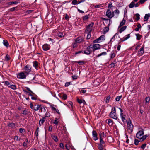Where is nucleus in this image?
<instances>
[{
	"label": "nucleus",
	"instance_id": "nucleus-2",
	"mask_svg": "<svg viewBox=\"0 0 150 150\" xmlns=\"http://www.w3.org/2000/svg\"><path fill=\"white\" fill-rule=\"evenodd\" d=\"M133 126L132 123L131 121L129 119L128 121L127 124V131L128 132L131 133L133 131Z\"/></svg>",
	"mask_w": 150,
	"mask_h": 150
},
{
	"label": "nucleus",
	"instance_id": "nucleus-62",
	"mask_svg": "<svg viewBox=\"0 0 150 150\" xmlns=\"http://www.w3.org/2000/svg\"><path fill=\"white\" fill-rule=\"evenodd\" d=\"M113 7V6L112 5V4L111 2H110L109 4L108 5V8H111V7Z\"/></svg>",
	"mask_w": 150,
	"mask_h": 150
},
{
	"label": "nucleus",
	"instance_id": "nucleus-43",
	"mask_svg": "<svg viewBox=\"0 0 150 150\" xmlns=\"http://www.w3.org/2000/svg\"><path fill=\"white\" fill-rule=\"evenodd\" d=\"M140 141H139L137 139H134V144L136 145H138L139 142H140Z\"/></svg>",
	"mask_w": 150,
	"mask_h": 150
},
{
	"label": "nucleus",
	"instance_id": "nucleus-39",
	"mask_svg": "<svg viewBox=\"0 0 150 150\" xmlns=\"http://www.w3.org/2000/svg\"><path fill=\"white\" fill-rule=\"evenodd\" d=\"M9 87L14 90H15L16 89V87L15 85L11 84L9 86Z\"/></svg>",
	"mask_w": 150,
	"mask_h": 150
},
{
	"label": "nucleus",
	"instance_id": "nucleus-13",
	"mask_svg": "<svg viewBox=\"0 0 150 150\" xmlns=\"http://www.w3.org/2000/svg\"><path fill=\"white\" fill-rule=\"evenodd\" d=\"M7 126L10 127L12 128H16V125L15 123L13 122L8 123L7 124Z\"/></svg>",
	"mask_w": 150,
	"mask_h": 150
},
{
	"label": "nucleus",
	"instance_id": "nucleus-46",
	"mask_svg": "<svg viewBox=\"0 0 150 150\" xmlns=\"http://www.w3.org/2000/svg\"><path fill=\"white\" fill-rule=\"evenodd\" d=\"M136 18L135 19L137 21H138L140 19V15L139 14L137 13L135 14Z\"/></svg>",
	"mask_w": 150,
	"mask_h": 150
},
{
	"label": "nucleus",
	"instance_id": "nucleus-33",
	"mask_svg": "<svg viewBox=\"0 0 150 150\" xmlns=\"http://www.w3.org/2000/svg\"><path fill=\"white\" fill-rule=\"evenodd\" d=\"M109 30V28L108 27H105L104 29L103 30V34H105L106 32H108Z\"/></svg>",
	"mask_w": 150,
	"mask_h": 150
},
{
	"label": "nucleus",
	"instance_id": "nucleus-37",
	"mask_svg": "<svg viewBox=\"0 0 150 150\" xmlns=\"http://www.w3.org/2000/svg\"><path fill=\"white\" fill-rule=\"evenodd\" d=\"M83 53L86 54L88 55L91 54V52L86 49V50L83 51Z\"/></svg>",
	"mask_w": 150,
	"mask_h": 150
},
{
	"label": "nucleus",
	"instance_id": "nucleus-18",
	"mask_svg": "<svg viewBox=\"0 0 150 150\" xmlns=\"http://www.w3.org/2000/svg\"><path fill=\"white\" fill-rule=\"evenodd\" d=\"M150 17V14L149 13L146 14L144 17V20L146 21L148 20Z\"/></svg>",
	"mask_w": 150,
	"mask_h": 150
},
{
	"label": "nucleus",
	"instance_id": "nucleus-60",
	"mask_svg": "<svg viewBox=\"0 0 150 150\" xmlns=\"http://www.w3.org/2000/svg\"><path fill=\"white\" fill-rule=\"evenodd\" d=\"M81 53H83V52L82 51H79L78 52H75V56H76L77 55V54H78Z\"/></svg>",
	"mask_w": 150,
	"mask_h": 150
},
{
	"label": "nucleus",
	"instance_id": "nucleus-28",
	"mask_svg": "<svg viewBox=\"0 0 150 150\" xmlns=\"http://www.w3.org/2000/svg\"><path fill=\"white\" fill-rule=\"evenodd\" d=\"M94 24V23L93 22H91L90 24L88 25L87 26L86 28H87V29H91L93 26Z\"/></svg>",
	"mask_w": 150,
	"mask_h": 150
},
{
	"label": "nucleus",
	"instance_id": "nucleus-40",
	"mask_svg": "<svg viewBox=\"0 0 150 150\" xmlns=\"http://www.w3.org/2000/svg\"><path fill=\"white\" fill-rule=\"evenodd\" d=\"M107 54V53L106 52H104L101 53H100V54H98V55H97L96 57H99L102 55H106V54Z\"/></svg>",
	"mask_w": 150,
	"mask_h": 150
},
{
	"label": "nucleus",
	"instance_id": "nucleus-26",
	"mask_svg": "<svg viewBox=\"0 0 150 150\" xmlns=\"http://www.w3.org/2000/svg\"><path fill=\"white\" fill-rule=\"evenodd\" d=\"M51 137L55 142H57L58 141V139L57 137L56 136L54 135H51Z\"/></svg>",
	"mask_w": 150,
	"mask_h": 150
},
{
	"label": "nucleus",
	"instance_id": "nucleus-41",
	"mask_svg": "<svg viewBox=\"0 0 150 150\" xmlns=\"http://www.w3.org/2000/svg\"><path fill=\"white\" fill-rule=\"evenodd\" d=\"M122 96L121 95L120 96H118L116 97V98H115V100L116 101H119L120 99L122 98Z\"/></svg>",
	"mask_w": 150,
	"mask_h": 150
},
{
	"label": "nucleus",
	"instance_id": "nucleus-30",
	"mask_svg": "<svg viewBox=\"0 0 150 150\" xmlns=\"http://www.w3.org/2000/svg\"><path fill=\"white\" fill-rule=\"evenodd\" d=\"M125 22L126 21L124 19H123L122 21L120 22V25L119 26L118 28H119L123 25L125 24Z\"/></svg>",
	"mask_w": 150,
	"mask_h": 150
},
{
	"label": "nucleus",
	"instance_id": "nucleus-29",
	"mask_svg": "<svg viewBox=\"0 0 150 150\" xmlns=\"http://www.w3.org/2000/svg\"><path fill=\"white\" fill-rule=\"evenodd\" d=\"M135 35L136 36V39L138 40H139L142 37V35L139 34H136Z\"/></svg>",
	"mask_w": 150,
	"mask_h": 150
},
{
	"label": "nucleus",
	"instance_id": "nucleus-31",
	"mask_svg": "<svg viewBox=\"0 0 150 150\" xmlns=\"http://www.w3.org/2000/svg\"><path fill=\"white\" fill-rule=\"evenodd\" d=\"M76 63H77L80 65H83L85 63V62L83 61H75Z\"/></svg>",
	"mask_w": 150,
	"mask_h": 150
},
{
	"label": "nucleus",
	"instance_id": "nucleus-4",
	"mask_svg": "<svg viewBox=\"0 0 150 150\" xmlns=\"http://www.w3.org/2000/svg\"><path fill=\"white\" fill-rule=\"evenodd\" d=\"M31 67L29 65H27L24 68V69L25 71V73L27 74H28L31 71Z\"/></svg>",
	"mask_w": 150,
	"mask_h": 150
},
{
	"label": "nucleus",
	"instance_id": "nucleus-59",
	"mask_svg": "<svg viewBox=\"0 0 150 150\" xmlns=\"http://www.w3.org/2000/svg\"><path fill=\"white\" fill-rule=\"evenodd\" d=\"M77 101L79 104H81L83 103L82 100V99H77Z\"/></svg>",
	"mask_w": 150,
	"mask_h": 150
},
{
	"label": "nucleus",
	"instance_id": "nucleus-6",
	"mask_svg": "<svg viewBox=\"0 0 150 150\" xmlns=\"http://www.w3.org/2000/svg\"><path fill=\"white\" fill-rule=\"evenodd\" d=\"M92 45L93 52H94L96 50L100 49V45L98 44H94Z\"/></svg>",
	"mask_w": 150,
	"mask_h": 150
},
{
	"label": "nucleus",
	"instance_id": "nucleus-44",
	"mask_svg": "<svg viewBox=\"0 0 150 150\" xmlns=\"http://www.w3.org/2000/svg\"><path fill=\"white\" fill-rule=\"evenodd\" d=\"M110 97V96H108L106 98L105 100V102L106 103H109Z\"/></svg>",
	"mask_w": 150,
	"mask_h": 150
},
{
	"label": "nucleus",
	"instance_id": "nucleus-35",
	"mask_svg": "<svg viewBox=\"0 0 150 150\" xmlns=\"http://www.w3.org/2000/svg\"><path fill=\"white\" fill-rule=\"evenodd\" d=\"M39 131V128L38 127H37L36 130L35 132V135L37 139H38V132Z\"/></svg>",
	"mask_w": 150,
	"mask_h": 150
},
{
	"label": "nucleus",
	"instance_id": "nucleus-17",
	"mask_svg": "<svg viewBox=\"0 0 150 150\" xmlns=\"http://www.w3.org/2000/svg\"><path fill=\"white\" fill-rule=\"evenodd\" d=\"M108 120V122L107 123L110 126H112L113 124V120L110 119H107L106 121Z\"/></svg>",
	"mask_w": 150,
	"mask_h": 150
},
{
	"label": "nucleus",
	"instance_id": "nucleus-61",
	"mask_svg": "<svg viewBox=\"0 0 150 150\" xmlns=\"http://www.w3.org/2000/svg\"><path fill=\"white\" fill-rule=\"evenodd\" d=\"M24 131L25 129L23 128H20L19 129V132L20 133H22Z\"/></svg>",
	"mask_w": 150,
	"mask_h": 150
},
{
	"label": "nucleus",
	"instance_id": "nucleus-48",
	"mask_svg": "<svg viewBox=\"0 0 150 150\" xmlns=\"http://www.w3.org/2000/svg\"><path fill=\"white\" fill-rule=\"evenodd\" d=\"M91 48L92 49V45H90V46H88L86 48V49L87 50H88L90 52H91V53L92 52V51L91 50Z\"/></svg>",
	"mask_w": 150,
	"mask_h": 150
},
{
	"label": "nucleus",
	"instance_id": "nucleus-57",
	"mask_svg": "<svg viewBox=\"0 0 150 150\" xmlns=\"http://www.w3.org/2000/svg\"><path fill=\"white\" fill-rule=\"evenodd\" d=\"M90 30H91V31L92 30L90 29H87V28L86 27V29L85 31V33H88L90 31Z\"/></svg>",
	"mask_w": 150,
	"mask_h": 150
},
{
	"label": "nucleus",
	"instance_id": "nucleus-58",
	"mask_svg": "<svg viewBox=\"0 0 150 150\" xmlns=\"http://www.w3.org/2000/svg\"><path fill=\"white\" fill-rule=\"evenodd\" d=\"M99 135L100 138H102V137H104V133L103 132H100L99 133Z\"/></svg>",
	"mask_w": 150,
	"mask_h": 150
},
{
	"label": "nucleus",
	"instance_id": "nucleus-54",
	"mask_svg": "<svg viewBox=\"0 0 150 150\" xmlns=\"http://www.w3.org/2000/svg\"><path fill=\"white\" fill-rule=\"evenodd\" d=\"M16 8H17L16 7H13L12 8L9 9V11H10L11 12H13V11H15L16 10Z\"/></svg>",
	"mask_w": 150,
	"mask_h": 150
},
{
	"label": "nucleus",
	"instance_id": "nucleus-5",
	"mask_svg": "<svg viewBox=\"0 0 150 150\" xmlns=\"http://www.w3.org/2000/svg\"><path fill=\"white\" fill-rule=\"evenodd\" d=\"M17 78L20 79H24L26 78V76L24 73L21 72L17 74Z\"/></svg>",
	"mask_w": 150,
	"mask_h": 150
},
{
	"label": "nucleus",
	"instance_id": "nucleus-36",
	"mask_svg": "<svg viewBox=\"0 0 150 150\" xmlns=\"http://www.w3.org/2000/svg\"><path fill=\"white\" fill-rule=\"evenodd\" d=\"M150 100V98L148 96L146 97L145 99V103H149Z\"/></svg>",
	"mask_w": 150,
	"mask_h": 150
},
{
	"label": "nucleus",
	"instance_id": "nucleus-12",
	"mask_svg": "<svg viewBox=\"0 0 150 150\" xmlns=\"http://www.w3.org/2000/svg\"><path fill=\"white\" fill-rule=\"evenodd\" d=\"M120 115L122 121L124 123H126L127 122V120L125 118V117L126 116L122 114V113H120Z\"/></svg>",
	"mask_w": 150,
	"mask_h": 150
},
{
	"label": "nucleus",
	"instance_id": "nucleus-19",
	"mask_svg": "<svg viewBox=\"0 0 150 150\" xmlns=\"http://www.w3.org/2000/svg\"><path fill=\"white\" fill-rule=\"evenodd\" d=\"M45 119L43 117L42 118L40 119L39 122V124L40 126L42 125L43 123H44Z\"/></svg>",
	"mask_w": 150,
	"mask_h": 150
},
{
	"label": "nucleus",
	"instance_id": "nucleus-3",
	"mask_svg": "<svg viewBox=\"0 0 150 150\" xmlns=\"http://www.w3.org/2000/svg\"><path fill=\"white\" fill-rule=\"evenodd\" d=\"M105 36L104 35H102L100 36L97 39H96L93 41V43H100L102 42V41L104 40H105L104 38Z\"/></svg>",
	"mask_w": 150,
	"mask_h": 150
},
{
	"label": "nucleus",
	"instance_id": "nucleus-21",
	"mask_svg": "<svg viewBox=\"0 0 150 150\" xmlns=\"http://www.w3.org/2000/svg\"><path fill=\"white\" fill-rule=\"evenodd\" d=\"M3 44L6 47H8L9 45L8 41L6 40H3Z\"/></svg>",
	"mask_w": 150,
	"mask_h": 150
},
{
	"label": "nucleus",
	"instance_id": "nucleus-64",
	"mask_svg": "<svg viewBox=\"0 0 150 150\" xmlns=\"http://www.w3.org/2000/svg\"><path fill=\"white\" fill-rule=\"evenodd\" d=\"M146 143L144 144H142L141 146V148L142 149H144L146 146Z\"/></svg>",
	"mask_w": 150,
	"mask_h": 150
},
{
	"label": "nucleus",
	"instance_id": "nucleus-53",
	"mask_svg": "<svg viewBox=\"0 0 150 150\" xmlns=\"http://www.w3.org/2000/svg\"><path fill=\"white\" fill-rule=\"evenodd\" d=\"M98 148L100 150H102L103 149V148L102 147V144H98Z\"/></svg>",
	"mask_w": 150,
	"mask_h": 150
},
{
	"label": "nucleus",
	"instance_id": "nucleus-32",
	"mask_svg": "<svg viewBox=\"0 0 150 150\" xmlns=\"http://www.w3.org/2000/svg\"><path fill=\"white\" fill-rule=\"evenodd\" d=\"M45 108H46V107L45 106H42L41 105V107L40 108V109L41 110V112H45L46 111V109Z\"/></svg>",
	"mask_w": 150,
	"mask_h": 150
},
{
	"label": "nucleus",
	"instance_id": "nucleus-34",
	"mask_svg": "<svg viewBox=\"0 0 150 150\" xmlns=\"http://www.w3.org/2000/svg\"><path fill=\"white\" fill-rule=\"evenodd\" d=\"M148 136L146 135L144 136H142V137L140 138V141H142L145 140Z\"/></svg>",
	"mask_w": 150,
	"mask_h": 150
},
{
	"label": "nucleus",
	"instance_id": "nucleus-47",
	"mask_svg": "<svg viewBox=\"0 0 150 150\" xmlns=\"http://www.w3.org/2000/svg\"><path fill=\"white\" fill-rule=\"evenodd\" d=\"M91 30H90V31L88 33L87 37L86 38L88 40V39H90V38H91Z\"/></svg>",
	"mask_w": 150,
	"mask_h": 150
},
{
	"label": "nucleus",
	"instance_id": "nucleus-10",
	"mask_svg": "<svg viewBox=\"0 0 150 150\" xmlns=\"http://www.w3.org/2000/svg\"><path fill=\"white\" fill-rule=\"evenodd\" d=\"M130 34H127L126 35V36L123 39H122V38H120V40L119 41L118 44H120L122 42L127 40L130 37Z\"/></svg>",
	"mask_w": 150,
	"mask_h": 150
},
{
	"label": "nucleus",
	"instance_id": "nucleus-16",
	"mask_svg": "<svg viewBox=\"0 0 150 150\" xmlns=\"http://www.w3.org/2000/svg\"><path fill=\"white\" fill-rule=\"evenodd\" d=\"M21 111L22 114L25 115H28L29 113V112L27 109H26L25 110H21Z\"/></svg>",
	"mask_w": 150,
	"mask_h": 150
},
{
	"label": "nucleus",
	"instance_id": "nucleus-24",
	"mask_svg": "<svg viewBox=\"0 0 150 150\" xmlns=\"http://www.w3.org/2000/svg\"><path fill=\"white\" fill-rule=\"evenodd\" d=\"M137 24H138L137 25V27L135 29V31H139V29L141 28V24L139 23H137Z\"/></svg>",
	"mask_w": 150,
	"mask_h": 150
},
{
	"label": "nucleus",
	"instance_id": "nucleus-7",
	"mask_svg": "<svg viewBox=\"0 0 150 150\" xmlns=\"http://www.w3.org/2000/svg\"><path fill=\"white\" fill-rule=\"evenodd\" d=\"M144 134V130L142 129L139 131L136 134V137L137 138L140 139L141 136Z\"/></svg>",
	"mask_w": 150,
	"mask_h": 150
},
{
	"label": "nucleus",
	"instance_id": "nucleus-56",
	"mask_svg": "<svg viewBox=\"0 0 150 150\" xmlns=\"http://www.w3.org/2000/svg\"><path fill=\"white\" fill-rule=\"evenodd\" d=\"M67 95L66 94H64L63 95V96H62V99L64 100H66L67 98Z\"/></svg>",
	"mask_w": 150,
	"mask_h": 150
},
{
	"label": "nucleus",
	"instance_id": "nucleus-49",
	"mask_svg": "<svg viewBox=\"0 0 150 150\" xmlns=\"http://www.w3.org/2000/svg\"><path fill=\"white\" fill-rule=\"evenodd\" d=\"M58 36L59 37L62 38L64 36V34L62 33L59 32L58 34Z\"/></svg>",
	"mask_w": 150,
	"mask_h": 150
},
{
	"label": "nucleus",
	"instance_id": "nucleus-50",
	"mask_svg": "<svg viewBox=\"0 0 150 150\" xmlns=\"http://www.w3.org/2000/svg\"><path fill=\"white\" fill-rule=\"evenodd\" d=\"M105 142L103 141L102 138L101 137L100 138V144H105Z\"/></svg>",
	"mask_w": 150,
	"mask_h": 150
},
{
	"label": "nucleus",
	"instance_id": "nucleus-20",
	"mask_svg": "<svg viewBox=\"0 0 150 150\" xmlns=\"http://www.w3.org/2000/svg\"><path fill=\"white\" fill-rule=\"evenodd\" d=\"M139 53L141 55H142L144 53V47L143 46L139 50Z\"/></svg>",
	"mask_w": 150,
	"mask_h": 150
},
{
	"label": "nucleus",
	"instance_id": "nucleus-22",
	"mask_svg": "<svg viewBox=\"0 0 150 150\" xmlns=\"http://www.w3.org/2000/svg\"><path fill=\"white\" fill-rule=\"evenodd\" d=\"M34 110L35 111H37L39 110V109L41 107V105H34Z\"/></svg>",
	"mask_w": 150,
	"mask_h": 150
},
{
	"label": "nucleus",
	"instance_id": "nucleus-55",
	"mask_svg": "<svg viewBox=\"0 0 150 150\" xmlns=\"http://www.w3.org/2000/svg\"><path fill=\"white\" fill-rule=\"evenodd\" d=\"M48 40L49 41H51V43L52 44L54 43L55 42V41L54 40V39H52L51 38H48Z\"/></svg>",
	"mask_w": 150,
	"mask_h": 150
},
{
	"label": "nucleus",
	"instance_id": "nucleus-45",
	"mask_svg": "<svg viewBox=\"0 0 150 150\" xmlns=\"http://www.w3.org/2000/svg\"><path fill=\"white\" fill-rule=\"evenodd\" d=\"M134 1H132L130 3L129 5V7L130 8H132L134 7Z\"/></svg>",
	"mask_w": 150,
	"mask_h": 150
},
{
	"label": "nucleus",
	"instance_id": "nucleus-42",
	"mask_svg": "<svg viewBox=\"0 0 150 150\" xmlns=\"http://www.w3.org/2000/svg\"><path fill=\"white\" fill-rule=\"evenodd\" d=\"M72 4L73 5H75L78 4L79 3V2L77 1V0H73L72 2Z\"/></svg>",
	"mask_w": 150,
	"mask_h": 150
},
{
	"label": "nucleus",
	"instance_id": "nucleus-15",
	"mask_svg": "<svg viewBox=\"0 0 150 150\" xmlns=\"http://www.w3.org/2000/svg\"><path fill=\"white\" fill-rule=\"evenodd\" d=\"M33 66L37 69H38L39 68L38 63L37 61H35L33 62Z\"/></svg>",
	"mask_w": 150,
	"mask_h": 150
},
{
	"label": "nucleus",
	"instance_id": "nucleus-9",
	"mask_svg": "<svg viewBox=\"0 0 150 150\" xmlns=\"http://www.w3.org/2000/svg\"><path fill=\"white\" fill-rule=\"evenodd\" d=\"M93 138L94 140L96 141L98 139L97 137V133L95 130H93L92 132Z\"/></svg>",
	"mask_w": 150,
	"mask_h": 150
},
{
	"label": "nucleus",
	"instance_id": "nucleus-8",
	"mask_svg": "<svg viewBox=\"0 0 150 150\" xmlns=\"http://www.w3.org/2000/svg\"><path fill=\"white\" fill-rule=\"evenodd\" d=\"M111 12L109 9H108L106 13V16L108 18L111 19L112 18Z\"/></svg>",
	"mask_w": 150,
	"mask_h": 150
},
{
	"label": "nucleus",
	"instance_id": "nucleus-38",
	"mask_svg": "<svg viewBox=\"0 0 150 150\" xmlns=\"http://www.w3.org/2000/svg\"><path fill=\"white\" fill-rule=\"evenodd\" d=\"M18 3V1H14L9 2L8 3V4L9 5H11L13 4H17Z\"/></svg>",
	"mask_w": 150,
	"mask_h": 150
},
{
	"label": "nucleus",
	"instance_id": "nucleus-25",
	"mask_svg": "<svg viewBox=\"0 0 150 150\" xmlns=\"http://www.w3.org/2000/svg\"><path fill=\"white\" fill-rule=\"evenodd\" d=\"M90 16V15L88 14L87 15L85 16L82 17V18L83 19V21H87L88 19L89 18V17Z\"/></svg>",
	"mask_w": 150,
	"mask_h": 150
},
{
	"label": "nucleus",
	"instance_id": "nucleus-1",
	"mask_svg": "<svg viewBox=\"0 0 150 150\" xmlns=\"http://www.w3.org/2000/svg\"><path fill=\"white\" fill-rule=\"evenodd\" d=\"M109 116L111 118L117 119V116L116 114V110L115 107L112 108L111 111L109 114Z\"/></svg>",
	"mask_w": 150,
	"mask_h": 150
},
{
	"label": "nucleus",
	"instance_id": "nucleus-27",
	"mask_svg": "<svg viewBox=\"0 0 150 150\" xmlns=\"http://www.w3.org/2000/svg\"><path fill=\"white\" fill-rule=\"evenodd\" d=\"M50 107L52 109L53 111H56L57 109L55 108H57V106L56 105H54V104H52L50 105Z\"/></svg>",
	"mask_w": 150,
	"mask_h": 150
},
{
	"label": "nucleus",
	"instance_id": "nucleus-14",
	"mask_svg": "<svg viewBox=\"0 0 150 150\" xmlns=\"http://www.w3.org/2000/svg\"><path fill=\"white\" fill-rule=\"evenodd\" d=\"M83 41V39L81 37H78L75 40V42L77 43H81Z\"/></svg>",
	"mask_w": 150,
	"mask_h": 150
},
{
	"label": "nucleus",
	"instance_id": "nucleus-23",
	"mask_svg": "<svg viewBox=\"0 0 150 150\" xmlns=\"http://www.w3.org/2000/svg\"><path fill=\"white\" fill-rule=\"evenodd\" d=\"M127 26H124L122 27L119 30V33H121L122 32L124 31L126 28Z\"/></svg>",
	"mask_w": 150,
	"mask_h": 150
},
{
	"label": "nucleus",
	"instance_id": "nucleus-63",
	"mask_svg": "<svg viewBox=\"0 0 150 150\" xmlns=\"http://www.w3.org/2000/svg\"><path fill=\"white\" fill-rule=\"evenodd\" d=\"M72 77L73 80H76L77 79L78 76L76 75H73L72 76Z\"/></svg>",
	"mask_w": 150,
	"mask_h": 150
},
{
	"label": "nucleus",
	"instance_id": "nucleus-51",
	"mask_svg": "<svg viewBox=\"0 0 150 150\" xmlns=\"http://www.w3.org/2000/svg\"><path fill=\"white\" fill-rule=\"evenodd\" d=\"M14 139L17 141H19L20 140V138L18 136H14Z\"/></svg>",
	"mask_w": 150,
	"mask_h": 150
},
{
	"label": "nucleus",
	"instance_id": "nucleus-11",
	"mask_svg": "<svg viewBox=\"0 0 150 150\" xmlns=\"http://www.w3.org/2000/svg\"><path fill=\"white\" fill-rule=\"evenodd\" d=\"M50 47V45L47 44L44 45L42 46L43 49L44 51H47L49 50Z\"/></svg>",
	"mask_w": 150,
	"mask_h": 150
},
{
	"label": "nucleus",
	"instance_id": "nucleus-52",
	"mask_svg": "<svg viewBox=\"0 0 150 150\" xmlns=\"http://www.w3.org/2000/svg\"><path fill=\"white\" fill-rule=\"evenodd\" d=\"M50 116V114L49 113H47L46 112L45 114V116L44 117V118H45V119H46V117H49Z\"/></svg>",
	"mask_w": 150,
	"mask_h": 150
}]
</instances>
